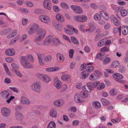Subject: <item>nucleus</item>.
Segmentation results:
<instances>
[{"label": "nucleus", "instance_id": "1", "mask_svg": "<svg viewBox=\"0 0 128 128\" xmlns=\"http://www.w3.org/2000/svg\"><path fill=\"white\" fill-rule=\"evenodd\" d=\"M46 34V30L44 29L40 28L37 33L36 36L34 40V43L38 46L41 44V41L45 37Z\"/></svg>", "mask_w": 128, "mask_h": 128}, {"label": "nucleus", "instance_id": "2", "mask_svg": "<svg viewBox=\"0 0 128 128\" xmlns=\"http://www.w3.org/2000/svg\"><path fill=\"white\" fill-rule=\"evenodd\" d=\"M28 59L32 61L33 60L32 56L31 55H28L26 56H22L21 58L20 61L22 65L26 68H32L33 67L32 65L27 61Z\"/></svg>", "mask_w": 128, "mask_h": 128}, {"label": "nucleus", "instance_id": "3", "mask_svg": "<svg viewBox=\"0 0 128 128\" xmlns=\"http://www.w3.org/2000/svg\"><path fill=\"white\" fill-rule=\"evenodd\" d=\"M41 86L39 82H36L32 84L31 86V89L33 92L38 93L41 92Z\"/></svg>", "mask_w": 128, "mask_h": 128}, {"label": "nucleus", "instance_id": "4", "mask_svg": "<svg viewBox=\"0 0 128 128\" xmlns=\"http://www.w3.org/2000/svg\"><path fill=\"white\" fill-rule=\"evenodd\" d=\"M37 76L38 77L45 83H48L52 80L50 77L46 74H38Z\"/></svg>", "mask_w": 128, "mask_h": 128}, {"label": "nucleus", "instance_id": "5", "mask_svg": "<svg viewBox=\"0 0 128 128\" xmlns=\"http://www.w3.org/2000/svg\"><path fill=\"white\" fill-rule=\"evenodd\" d=\"M39 20L47 24L50 22L51 19L50 17L46 15H41L39 16Z\"/></svg>", "mask_w": 128, "mask_h": 128}, {"label": "nucleus", "instance_id": "6", "mask_svg": "<svg viewBox=\"0 0 128 128\" xmlns=\"http://www.w3.org/2000/svg\"><path fill=\"white\" fill-rule=\"evenodd\" d=\"M54 85L57 90L60 89L62 87V83L57 77L54 78Z\"/></svg>", "mask_w": 128, "mask_h": 128}, {"label": "nucleus", "instance_id": "7", "mask_svg": "<svg viewBox=\"0 0 128 128\" xmlns=\"http://www.w3.org/2000/svg\"><path fill=\"white\" fill-rule=\"evenodd\" d=\"M43 5L45 9L50 10L52 8V5L50 0H44L43 2Z\"/></svg>", "mask_w": 128, "mask_h": 128}, {"label": "nucleus", "instance_id": "8", "mask_svg": "<svg viewBox=\"0 0 128 128\" xmlns=\"http://www.w3.org/2000/svg\"><path fill=\"white\" fill-rule=\"evenodd\" d=\"M70 8L76 14H80L82 12V8L79 6L72 5L70 6Z\"/></svg>", "mask_w": 128, "mask_h": 128}, {"label": "nucleus", "instance_id": "9", "mask_svg": "<svg viewBox=\"0 0 128 128\" xmlns=\"http://www.w3.org/2000/svg\"><path fill=\"white\" fill-rule=\"evenodd\" d=\"M1 111L3 115L5 117L9 116L10 113V110L6 108H2Z\"/></svg>", "mask_w": 128, "mask_h": 128}, {"label": "nucleus", "instance_id": "10", "mask_svg": "<svg viewBox=\"0 0 128 128\" xmlns=\"http://www.w3.org/2000/svg\"><path fill=\"white\" fill-rule=\"evenodd\" d=\"M110 20L111 22H113L114 25L116 26H119L120 22L114 15H112L110 16Z\"/></svg>", "mask_w": 128, "mask_h": 128}, {"label": "nucleus", "instance_id": "11", "mask_svg": "<svg viewBox=\"0 0 128 128\" xmlns=\"http://www.w3.org/2000/svg\"><path fill=\"white\" fill-rule=\"evenodd\" d=\"M6 54L9 56H13L15 54V51L12 48L6 50L5 51Z\"/></svg>", "mask_w": 128, "mask_h": 128}, {"label": "nucleus", "instance_id": "12", "mask_svg": "<svg viewBox=\"0 0 128 128\" xmlns=\"http://www.w3.org/2000/svg\"><path fill=\"white\" fill-rule=\"evenodd\" d=\"M64 101L62 100H59L55 101L54 102V105L56 107L62 106L64 104Z\"/></svg>", "mask_w": 128, "mask_h": 128}, {"label": "nucleus", "instance_id": "13", "mask_svg": "<svg viewBox=\"0 0 128 128\" xmlns=\"http://www.w3.org/2000/svg\"><path fill=\"white\" fill-rule=\"evenodd\" d=\"M20 102L22 104H30V102L29 100L24 96H21Z\"/></svg>", "mask_w": 128, "mask_h": 128}, {"label": "nucleus", "instance_id": "14", "mask_svg": "<svg viewBox=\"0 0 128 128\" xmlns=\"http://www.w3.org/2000/svg\"><path fill=\"white\" fill-rule=\"evenodd\" d=\"M38 56V60L39 63L41 65H43L44 64L43 61V59L44 58L45 56L44 54H37Z\"/></svg>", "mask_w": 128, "mask_h": 128}, {"label": "nucleus", "instance_id": "15", "mask_svg": "<svg viewBox=\"0 0 128 128\" xmlns=\"http://www.w3.org/2000/svg\"><path fill=\"white\" fill-rule=\"evenodd\" d=\"M12 30L9 28L5 29L0 32V34L2 35H5L10 32Z\"/></svg>", "mask_w": 128, "mask_h": 128}, {"label": "nucleus", "instance_id": "16", "mask_svg": "<svg viewBox=\"0 0 128 128\" xmlns=\"http://www.w3.org/2000/svg\"><path fill=\"white\" fill-rule=\"evenodd\" d=\"M60 70V68L58 67L47 68H46L45 69L46 71L47 72L56 71L59 70Z\"/></svg>", "mask_w": 128, "mask_h": 128}, {"label": "nucleus", "instance_id": "17", "mask_svg": "<svg viewBox=\"0 0 128 128\" xmlns=\"http://www.w3.org/2000/svg\"><path fill=\"white\" fill-rule=\"evenodd\" d=\"M112 76L115 78L117 81L119 80L122 79L123 78V76L122 75L118 73H116L113 74Z\"/></svg>", "mask_w": 128, "mask_h": 128}, {"label": "nucleus", "instance_id": "18", "mask_svg": "<svg viewBox=\"0 0 128 128\" xmlns=\"http://www.w3.org/2000/svg\"><path fill=\"white\" fill-rule=\"evenodd\" d=\"M89 75V74L87 70L83 71L81 74V78L85 79L87 78Z\"/></svg>", "mask_w": 128, "mask_h": 128}, {"label": "nucleus", "instance_id": "19", "mask_svg": "<svg viewBox=\"0 0 128 128\" xmlns=\"http://www.w3.org/2000/svg\"><path fill=\"white\" fill-rule=\"evenodd\" d=\"M122 33L123 35H126L128 33V27L127 26H123L122 28Z\"/></svg>", "mask_w": 128, "mask_h": 128}, {"label": "nucleus", "instance_id": "20", "mask_svg": "<svg viewBox=\"0 0 128 128\" xmlns=\"http://www.w3.org/2000/svg\"><path fill=\"white\" fill-rule=\"evenodd\" d=\"M56 20L60 22H64V19L63 16L60 14H58L56 16Z\"/></svg>", "mask_w": 128, "mask_h": 128}, {"label": "nucleus", "instance_id": "21", "mask_svg": "<svg viewBox=\"0 0 128 128\" xmlns=\"http://www.w3.org/2000/svg\"><path fill=\"white\" fill-rule=\"evenodd\" d=\"M18 32L17 30H14L10 34L7 36V37L8 38H13L16 36Z\"/></svg>", "mask_w": 128, "mask_h": 128}, {"label": "nucleus", "instance_id": "22", "mask_svg": "<svg viewBox=\"0 0 128 128\" xmlns=\"http://www.w3.org/2000/svg\"><path fill=\"white\" fill-rule=\"evenodd\" d=\"M1 96L4 98H8L10 95V93L8 90H4L0 92Z\"/></svg>", "mask_w": 128, "mask_h": 128}, {"label": "nucleus", "instance_id": "23", "mask_svg": "<svg viewBox=\"0 0 128 128\" xmlns=\"http://www.w3.org/2000/svg\"><path fill=\"white\" fill-rule=\"evenodd\" d=\"M61 79L64 81L71 80L70 76L68 74H64L62 75L61 77Z\"/></svg>", "mask_w": 128, "mask_h": 128}, {"label": "nucleus", "instance_id": "24", "mask_svg": "<svg viewBox=\"0 0 128 128\" xmlns=\"http://www.w3.org/2000/svg\"><path fill=\"white\" fill-rule=\"evenodd\" d=\"M50 116L52 118H56L57 115L56 110L54 109L52 110L50 112Z\"/></svg>", "mask_w": 128, "mask_h": 128}, {"label": "nucleus", "instance_id": "25", "mask_svg": "<svg viewBox=\"0 0 128 128\" xmlns=\"http://www.w3.org/2000/svg\"><path fill=\"white\" fill-rule=\"evenodd\" d=\"M88 25L89 26L91 32H92L94 31L96 29V26L94 23L93 22H90L88 24Z\"/></svg>", "mask_w": 128, "mask_h": 128}, {"label": "nucleus", "instance_id": "26", "mask_svg": "<svg viewBox=\"0 0 128 128\" xmlns=\"http://www.w3.org/2000/svg\"><path fill=\"white\" fill-rule=\"evenodd\" d=\"M99 78V76L94 74H92L89 77V79L91 80H94Z\"/></svg>", "mask_w": 128, "mask_h": 128}, {"label": "nucleus", "instance_id": "27", "mask_svg": "<svg viewBox=\"0 0 128 128\" xmlns=\"http://www.w3.org/2000/svg\"><path fill=\"white\" fill-rule=\"evenodd\" d=\"M15 116L16 119L18 120H21L23 118L22 115L19 112H16V113Z\"/></svg>", "mask_w": 128, "mask_h": 128}, {"label": "nucleus", "instance_id": "28", "mask_svg": "<svg viewBox=\"0 0 128 128\" xmlns=\"http://www.w3.org/2000/svg\"><path fill=\"white\" fill-rule=\"evenodd\" d=\"M58 59H59L61 61L63 62L65 59L64 56L62 54L58 53L56 54Z\"/></svg>", "mask_w": 128, "mask_h": 128}, {"label": "nucleus", "instance_id": "29", "mask_svg": "<svg viewBox=\"0 0 128 128\" xmlns=\"http://www.w3.org/2000/svg\"><path fill=\"white\" fill-rule=\"evenodd\" d=\"M67 27L68 29H67L66 30L65 29V32L66 34H72L73 33L72 31V29L71 28L72 26L69 25H68L67 26Z\"/></svg>", "mask_w": 128, "mask_h": 128}, {"label": "nucleus", "instance_id": "30", "mask_svg": "<svg viewBox=\"0 0 128 128\" xmlns=\"http://www.w3.org/2000/svg\"><path fill=\"white\" fill-rule=\"evenodd\" d=\"M92 105L95 108L98 109L101 107V104L100 102L95 101L92 103Z\"/></svg>", "mask_w": 128, "mask_h": 128}, {"label": "nucleus", "instance_id": "31", "mask_svg": "<svg viewBox=\"0 0 128 128\" xmlns=\"http://www.w3.org/2000/svg\"><path fill=\"white\" fill-rule=\"evenodd\" d=\"M74 99L75 101L78 103L82 102V101L79 97V95L78 94H76L75 95Z\"/></svg>", "mask_w": 128, "mask_h": 128}, {"label": "nucleus", "instance_id": "32", "mask_svg": "<svg viewBox=\"0 0 128 128\" xmlns=\"http://www.w3.org/2000/svg\"><path fill=\"white\" fill-rule=\"evenodd\" d=\"M12 70L13 72L15 73L18 77L21 78L22 77V76L21 73L19 70L14 69H12Z\"/></svg>", "mask_w": 128, "mask_h": 128}, {"label": "nucleus", "instance_id": "33", "mask_svg": "<svg viewBox=\"0 0 128 128\" xmlns=\"http://www.w3.org/2000/svg\"><path fill=\"white\" fill-rule=\"evenodd\" d=\"M121 27L118 28H114L113 29V32L114 34H117L119 32V36L121 35Z\"/></svg>", "mask_w": 128, "mask_h": 128}, {"label": "nucleus", "instance_id": "34", "mask_svg": "<svg viewBox=\"0 0 128 128\" xmlns=\"http://www.w3.org/2000/svg\"><path fill=\"white\" fill-rule=\"evenodd\" d=\"M56 124L53 121H50L48 124L47 128H55Z\"/></svg>", "mask_w": 128, "mask_h": 128}, {"label": "nucleus", "instance_id": "35", "mask_svg": "<svg viewBox=\"0 0 128 128\" xmlns=\"http://www.w3.org/2000/svg\"><path fill=\"white\" fill-rule=\"evenodd\" d=\"M80 95L82 98H86L88 96V94L86 92L82 91L80 92Z\"/></svg>", "mask_w": 128, "mask_h": 128}, {"label": "nucleus", "instance_id": "36", "mask_svg": "<svg viewBox=\"0 0 128 128\" xmlns=\"http://www.w3.org/2000/svg\"><path fill=\"white\" fill-rule=\"evenodd\" d=\"M35 32L37 30L39 26L38 24H34L30 26Z\"/></svg>", "mask_w": 128, "mask_h": 128}, {"label": "nucleus", "instance_id": "37", "mask_svg": "<svg viewBox=\"0 0 128 128\" xmlns=\"http://www.w3.org/2000/svg\"><path fill=\"white\" fill-rule=\"evenodd\" d=\"M71 39L72 42L74 44L77 45L79 44V42L78 40L74 37L72 36L71 37Z\"/></svg>", "mask_w": 128, "mask_h": 128}, {"label": "nucleus", "instance_id": "38", "mask_svg": "<svg viewBox=\"0 0 128 128\" xmlns=\"http://www.w3.org/2000/svg\"><path fill=\"white\" fill-rule=\"evenodd\" d=\"M101 15L98 13H96L94 16V19L96 20H100L101 18Z\"/></svg>", "mask_w": 128, "mask_h": 128}, {"label": "nucleus", "instance_id": "39", "mask_svg": "<svg viewBox=\"0 0 128 128\" xmlns=\"http://www.w3.org/2000/svg\"><path fill=\"white\" fill-rule=\"evenodd\" d=\"M20 38L19 36H17L16 38L12 39L10 41V45L13 44L14 43L18 41Z\"/></svg>", "mask_w": 128, "mask_h": 128}, {"label": "nucleus", "instance_id": "40", "mask_svg": "<svg viewBox=\"0 0 128 128\" xmlns=\"http://www.w3.org/2000/svg\"><path fill=\"white\" fill-rule=\"evenodd\" d=\"M60 5L61 7L64 9L67 10L69 8L68 5L65 3L62 2L60 4Z\"/></svg>", "mask_w": 128, "mask_h": 128}, {"label": "nucleus", "instance_id": "41", "mask_svg": "<svg viewBox=\"0 0 128 128\" xmlns=\"http://www.w3.org/2000/svg\"><path fill=\"white\" fill-rule=\"evenodd\" d=\"M101 101L102 104L104 106L108 105L109 104V102L108 100L104 98H102Z\"/></svg>", "mask_w": 128, "mask_h": 128}, {"label": "nucleus", "instance_id": "42", "mask_svg": "<svg viewBox=\"0 0 128 128\" xmlns=\"http://www.w3.org/2000/svg\"><path fill=\"white\" fill-rule=\"evenodd\" d=\"M120 14L122 17H124L127 15L128 12L126 10L123 9L120 11Z\"/></svg>", "mask_w": 128, "mask_h": 128}, {"label": "nucleus", "instance_id": "43", "mask_svg": "<svg viewBox=\"0 0 128 128\" xmlns=\"http://www.w3.org/2000/svg\"><path fill=\"white\" fill-rule=\"evenodd\" d=\"M27 30L28 33L29 35L33 34L35 32L30 26L28 28Z\"/></svg>", "mask_w": 128, "mask_h": 128}, {"label": "nucleus", "instance_id": "44", "mask_svg": "<svg viewBox=\"0 0 128 128\" xmlns=\"http://www.w3.org/2000/svg\"><path fill=\"white\" fill-rule=\"evenodd\" d=\"M91 64L90 63H88L87 64L84 63L81 65L80 68V70H82L86 68L88 65Z\"/></svg>", "mask_w": 128, "mask_h": 128}, {"label": "nucleus", "instance_id": "45", "mask_svg": "<svg viewBox=\"0 0 128 128\" xmlns=\"http://www.w3.org/2000/svg\"><path fill=\"white\" fill-rule=\"evenodd\" d=\"M110 61V58H109L106 57L103 60L102 62L104 64H107L109 63Z\"/></svg>", "mask_w": 128, "mask_h": 128}, {"label": "nucleus", "instance_id": "46", "mask_svg": "<svg viewBox=\"0 0 128 128\" xmlns=\"http://www.w3.org/2000/svg\"><path fill=\"white\" fill-rule=\"evenodd\" d=\"M105 40L102 39L100 40L98 43V46L99 47H101L105 43Z\"/></svg>", "mask_w": 128, "mask_h": 128}, {"label": "nucleus", "instance_id": "47", "mask_svg": "<svg viewBox=\"0 0 128 128\" xmlns=\"http://www.w3.org/2000/svg\"><path fill=\"white\" fill-rule=\"evenodd\" d=\"M18 10L21 12L26 13H28L29 12L28 10L27 9L22 8H19L18 9Z\"/></svg>", "mask_w": 128, "mask_h": 128}, {"label": "nucleus", "instance_id": "48", "mask_svg": "<svg viewBox=\"0 0 128 128\" xmlns=\"http://www.w3.org/2000/svg\"><path fill=\"white\" fill-rule=\"evenodd\" d=\"M87 19V16L85 15H81V22H86Z\"/></svg>", "mask_w": 128, "mask_h": 128}, {"label": "nucleus", "instance_id": "49", "mask_svg": "<svg viewBox=\"0 0 128 128\" xmlns=\"http://www.w3.org/2000/svg\"><path fill=\"white\" fill-rule=\"evenodd\" d=\"M47 41H48L50 44L52 42L53 40V38L52 36L50 35L48 36L46 38Z\"/></svg>", "mask_w": 128, "mask_h": 128}, {"label": "nucleus", "instance_id": "50", "mask_svg": "<svg viewBox=\"0 0 128 128\" xmlns=\"http://www.w3.org/2000/svg\"><path fill=\"white\" fill-rule=\"evenodd\" d=\"M90 6L92 9L95 10H97L98 8L97 6L94 3H91Z\"/></svg>", "mask_w": 128, "mask_h": 128}, {"label": "nucleus", "instance_id": "51", "mask_svg": "<svg viewBox=\"0 0 128 128\" xmlns=\"http://www.w3.org/2000/svg\"><path fill=\"white\" fill-rule=\"evenodd\" d=\"M74 53V50L73 49H70L69 50L68 52L69 56L70 58H72L73 57Z\"/></svg>", "mask_w": 128, "mask_h": 128}, {"label": "nucleus", "instance_id": "52", "mask_svg": "<svg viewBox=\"0 0 128 128\" xmlns=\"http://www.w3.org/2000/svg\"><path fill=\"white\" fill-rule=\"evenodd\" d=\"M111 121L113 123H118L119 122L121 121V119L119 118H118L115 119H112L111 120Z\"/></svg>", "mask_w": 128, "mask_h": 128}, {"label": "nucleus", "instance_id": "53", "mask_svg": "<svg viewBox=\"0 0 128 128\" xmlns=\"http://www.w3.org/2000/svg\"><path fill=\"white\" fill-rule=\"evenodd\" d=\"M14 96H10V95L8 96V98H6L5 99L7 100L6 101V102L8 103H9L11 100L14 98Z\"/></svg>", "mask_w": 128, "mask_h": 128}, {"label": "nucleus", "instance_id": "54", "mask_svg": "<svg viewBox=\"0 0 128 128\" xmlns=\"http://www.w3.org/2000/svg\"><path fill=\"white\" fill-rule=\"evenodd\" d=\"M119 64L118 62L117 61L113 62L112 64V66L114 68H117Z\"/></svg>", "mask_w": 128, "mask_h": 128}, {"label": "nucleus", "instance_id": "55", "mask_svg": "<svg viewBox=\"0 0 128 128\" xmlns=\"http://www.w3.org/2000/svg\"><path fill=\"white\" fill-rule=\"evenodd\" d=\"M46 38L43 41L42 44L41 42V44L40 46H47L49 45L50 44Z\"/></svg>", "mask_w": 128, "mask_h": 128}, {"label": "nucleus", "instance_id": "56", "mask_svg": "<svg viewBox=\"0 0 128 128\" xmlns=\"http://www.w3.org/2000/svg\"><path fill=\"white\" fill-rule=\"evenodd\" d=\"M52 57L50 55H48L46 57L44 58L46 62H50L52 59Z\"/></svg>", "mask_w": 128, "mask_h": 128}, {"label": "nucleus", "instance_id": "57", "mask_svg": "<svg viewBox=\"0 0 128 128\" xmlns=\"http://www.w3.org/2000/svg\"><path fill=\"white\" fill-rule=\"evenodd\" d=\"M4 66L6 71V73L8 74H10L9 69L8 68V66L6 65V64L5 63L3 64Z\"/></svg>", "mask_w": 128, "mask_h": 128}, {"label": "nucleus", "instance_id": "58", "mask_svg": "<svg viewBox=\"0 0 128 128\" xmlns=\"http://www.w3.org/2000/svg\"><path fill=\"white\" fill-rule=\"evenodd\" d=\"M86 27V26L85 24H82L79 26L78 28L80 30L83 32L85 29Z\"/></svg>", "mask_w": 128, "mask_h": 128}, {"label": "nucleus", "instance_id": "59", "mask_svg": "<svg viewBox=\"0 0 128 128\" xmlns=\"http://www.w3.org/2000/svg\"><path fill=\"white\" fill-rule=\"evenodd\" d=\"M105 87V85L103 83L100 84L97 87V89L98 90H101L103 89Z\"/></svg>", "mask_w": 128, "mask_h": 128}, {"label": "nucleus", "instance_id": "60", "mask_svg": "<svg viewBox=\"0 0 128 128\" xmlns=\"http://www.w3.org/2000/svg\"><path fill=\"white\" fill-rule=\"evenodd\" d=\"M11 66L14 68H18L19 67V65L18 64L14 63L11 64Z\"/></svg>", "mask_w": 128, "mask_h": 128}, {"label": "nucleus", "instance_id": "61", "mask_svg": "<svg viewBox=\"0 0 128 128\" xmlns=\"http://www.w3.org/2000/svg\"><path fill=\"white\" fill-rule=\"evenodd\" d=\"M109 49L106 47H104L101 48L100 51L102 52H106L108 51Z\"/></svg>", "mask_w": 128, "mask_h": 128}, {"label": "nucleus", "instance_id": "62", "mask_svg": "<svg viewBox=\"0 0 128 128\" xmlns=\"http://www.w3.org/2000/svg\"><path fill=\"white\" fill-rule=\"evenodd\" d=\"M74 18L76 21L81 22V15L77 16H74Z\"/></svg>", "mask_w": 128, "mask_h": 128}, {"label": "nucleus", "instance_id": "63", "mask_svg": "<svg viewBox=\"0 0 128 128\" xmlns=\"http://www.w3.org/2000/svg\"><path fill=\"white\" fill-rule=\"evenodd\" d=\"M55 26L56 28L58 30H60L62 29V26L61 24H57Z\"/></svg>", "mask_w": 128, "mask_h": 128}, {"label": "nucleus", "instance_id": "64", "mask_svg": "<svg viewBox=\"0 0 128 128\" xmlns=\"http://www.w3.org/2000/svg\"><path fill=\"white\" fill-rule=\"evenodd\" d=\"M5 60L6 62L9 63L12 62L13 61V59L10 57L6 58Z\"/></svg>", "mask_w": 128, "mask_h": 128}]
</instances>
